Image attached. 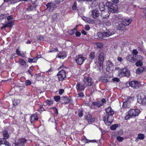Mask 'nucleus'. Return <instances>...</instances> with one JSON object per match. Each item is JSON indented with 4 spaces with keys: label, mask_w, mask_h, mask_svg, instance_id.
<instances>
[{
    "label": "nucleus",
    "mask_w": 146,
    "mask_h": 146,
    "mask_svg": "<svg viewBox=\"0 0 146 146\" xmlns=\"http://www.w3.org/2000/svg\"><path fill=\"white\" fill-rule=\"evenodd\" d=\"M120 16L119 15H116L115 16V19L117 21V22H119L120 21L121 19H120Z\"/></svg>",
    "instance_id": "8fccbe9b"
},
{
    "label": "nucleus",
    "mask_w": 146,
    "mask_h": 146,
    "mask_svg": "<svg viewBox=\"0 0 146 146\" xmlns=\"http://www.w3.org/2000/svg\"><path fill=\"white\" fill-rule=\"evenodd\" d=\"M24 18L28 20L32 18V16L29 15H26L24 16Z\"/></svg>",
    "instance_id": "0e129e2a"
},
{
    "label": "nucleus",
    "mask_w": 146,
    "mask_h": 146,
    "mask_svg": "<svg viewBox=\"0 0 146 146\" xmlns=\"http://www.w3.org/2000/svg\"><path fill=\"white\" fill-rule=\"evenodd\" d=\"M54 99L56 102H58L61 100L60 97L59 96H55L54 97Z\"/></svg>",
    "instance_id": "49530a36"
},
{
    "label": "nucleus",
    "mask_w": 146,
    "mask_h": 146,
    "mask_svg": "<svg viewBox=\"0 0 146 146\" xmlns=\"http://www.w3.org/2000/svg\"><path fill=\"white\" fill-rule=\"evenodd\" d=\"M57 13H55L53 15L52 18V19L53 21L57 19Z\"/></svg>",
    "instance_id": "864d4df0"
},
{
    "label": "nucleus",
    "mask_w": 146,
    "mask_h": 146,
    "mask_svg": "<svg viewBox=\"0 0 146 146\" xmlns=\"http://www.w3.org/2000/svg\"><path fill=\"white\" fill-rule=\"evenodd\" d=\"M99 13L98 10H93L92 11L91 15L93 18L96 19L99 16Z\"/></svg>",
    "instance_id": "393cba45"
},
{
    "label": "nucleus",
    "mask_w": 146,
    "mask_h": 146,
    "mask_svg": "<svg viewBox=\"0 0 146 146\" xmlns=\"http://www.w3.org/2000/svg\"><path fill=\"white\" fill-rule=\"evenodd\" d=\"M101 15L102 18L107 19L108 18L109 15L108 12H106L103 11L101 12Z\"/></svg>",
    "instance_id": "c85d7f7f"
},
{
    "label": "nucleus",
    "mask_w": 146,
    "mask_h": 146,
    "mask_svg": "<svg viewBox=\"0 0 146 146\" xmlns=\"http://www.w3.org/2000/svg\"><path fill=\"white\" fill-rule=\"evenodd\" d=\"M53 50H50L48 51L49 52H56L58 51V49L57 48L55 47L54 48H53Z\"/></svg>",
    "instance_id": "4d7b16f0"
},
{
    "label": "nucleus",
    "mask_w": 146,
    "mask_h": 146,
    "mask_svg": "<svg viewBox=\"0 0 146 146\" xmlns=\"http://www.w3.org/2000/svg\"><path fill=\"white\" fill-rule=\"evenodd\" d=\"M116 139L119 142L122 141L124 139V138L123 137L120 136H118L116 137Z\"/></svg>",
    "instance_id": "09e8293b"
},
{
    "label": "nucleus",
    "mask_w": 146,
    "mask_h": 146,
    "mask_svg": "<svg viewBox=\"0 0 146 146\" xmlns=\"http://www.w3.org/2000/svg\"><path fill=\"white\" fill-rule=\"evenodd\" d=\"M126 59L129 62L134 63L135 62L137 59L135 58L134 56L131 54L129 55L128 56L126 57Z\"/></svg>",
    "instance_id": "412c9836"
},
{
    "label": "nucleus",
    "mask_w": 146,
    "mask_h": 146,
    "mask_svg": "<svg viewBox=\"0 0 146 146\" xmlns=\"http://www.w3.org/2000/svg\"><path fill=\"white\" fill-rule=\"evenodd\" d=\"M97 35L98 37L100 38H103L106 37H108L110 36L107 32V30L106 31H104L103 32H100L97 33Z\"/></svg>",
    "instance_id": "a211bd4d"
},
{
    "label": "nucleus",
    "mask_w": 146,
    "mask_h": 146,
    "mask_svg": "<svg viewBox=\"0 0 146 146\" xmlns=\"http://www.w3.org/2000/svg\"><path fill=\"white\" fill-rule=\"evenodd\" d=\"M66 73L64 70H59L56 76L59 81L62 82L65 80L66 78Z\"/></svg>",
    "instance_id": "0eeeda50"
},
{
    "label": "nucleus",
    "mask_w": 146,
    "mask_h": 146,
    "mask_svg": "<svg viewBox=\"0 0 146 146\" xmlns=\"http://www.w3.org/2000/svg\"><path fill=\"white\" fill-rule=\"evenodd\" d=\"M38 40H44V38L43 36L41 35H38L36 36Z\"/></svg>",
    "instance_id": "de8ad7c7"
},
{
    "label": "nucleus",
    "mask_w": 146,
    "mask_h": 146,
    "mask_svg": "<svg viewBox=\"0 0 146 146\" xmlns=\"http://www.w3.org/2000/svg\"><path fill=\"white\" fill-rule=\"evenodd\" d=\"M46 105L48 106H50L53 104V101L51 100H47L45 102Z\"/></svg>",
    "instance_id": "72a5a7b5"
},
{
    "label": "nucleus",
    "mask_w": 146,
    "mask_h": 146,
    "mask_svg": "<svg viewBox=\"0 0 146 146\" xmlns=\"http://www.w3.org/2000/svg\"><path fill=\"white\" fill-rule=\"evenodd\" d=\"M108 34L110 35V36L113 35L115 33L114 30L113 29H106Z\"/></svg>",
    "instance_id": "ea45409f"
},
{
    "label": "nucleus",
    "mask_w": 146,
    "mask_h": 146,
    "mask_svg": "<svg viewBox=\"0 0 146 146\" xmlns=\"http://www.w3.org/2000/svg\"><path fill=\"white\" fill-rule=\"evenodd\" d=\"M112 80L113 82H119L120 81L119 79L117 78H113L112 79Z\"/></svg>",
    "instance_id": "052dcab7"
},
{
    "label": "nucleus",
    "mask_w": 146,
    "mask_h": 146,
    "mask_svg": "<svg viewBox=\"0 0 146 146\" xmlns=\"http://www.w3.org/2000/svg\"><path fill=\"white\" fill-rule=\"evenodd\" d=\"M20 103V101L19 100L14 99L13 102V105L14 107L16 106Z\"/></svg>",
    "instance_id": "37998d69"
},
{
    "label": "nucleus",
    "mask_w": 146,
    "mask_h": 146,
    "mask_svg": "<svg viewBox=\"0 0 146 146\" xmlns=\"http://www.w3.org/2000/svg\"><path fill=\"white\" fill-rule=\"evenodd\" d=\"M85 119L87 121L89 124H91L94 122L95 120L94 118L92 117V115L89 113L85 116Z\"/></svg>",
    "instance_id": "6ab92c4d"
},
{
    "label": "nucleus",
    "mask_w": 146,
    "mask_h": 146,
    "mask_svg": "<svg viewBox=\"0 0 146 146\" xmlns=\"http://www.w3.org/2000/svg\"><path fill=\"white\" fill-rule=\"evenodd\" d=\"M7 17V15L6 14H1L0 16V17L1 19H4Z\"/></svg>",
    "instance_id": "e2e57ef3"
},
{
    "label": "nucleus",
    "mask_w": 146,
    "mask_h": 146,
    "mask_svg": "<svg viewBox=\"0 0 146 146\" xmlns=\"http://www.w3.org/2000/svg\"><path fill=\"white\" fill-rule=\"evenodd\" d=\"M25 84L26 86H28L30 85L31 84V82L29 80H27L25 82Z\"/></svg>",
    "instance_id": "bf43d9fd"
},
{
    "label": "nucleus",
    "mask_w": 146,
    "mask_h": 146,
    "mask_svg": "<svg viewBox=\"0 0 146 146\" xmlns=\"http://www.w3.org/2000/svg\"><path fill=\"white\" fill-rule=\"evenodd\" d=\"M78 115L80 117H82L83 115V111L82 110H80L78 111Z\"/></svg>",
    "instance_id": "6e6d98bb"
},
{
    "label": "nucleus",
    "mask_w": 146,
    "mask_h": 146,
    "mask_svg": "<svg viewBox=\"0 0 146 146\" xmlns=\"http://www.w3.org/2000/svg\"><path fill=\"white\" fill-rule=\"evenodd\" d=\"M103 119L106 125L109 126L112 123L114 119V117L105 114L103 117Z\"/></svg>",
    "instance_id": "6e6552de"
},
{
    "label": "nucleus",
    "mask_w": 146,
    "mask_h": 146,
    "mask_svg": "<svg viewBox=\"0 0 146 146\" xmlns=\"http://www.w3.org/2000/svg\"><path fill=\"white\" fill-rule=\"evenodd\" d=\"M60 2V1H55V3H48L46 5L47 8L49 7V11H52L54 8H55L57 6V5Z\"/></svg>",
    "instance_id": "dca6fc26"
},
{
    "label": "nucleus",
    "mask_w": 146,
    "mask_h": 146,
    "mask_svg": "<svg viewBox=\"0 0 146 146\" xmlns=\"http://www.w3.org/2000/svg\"><path fill=\"white\" fill-rule=\"evenodd\" d=\"M72 101V99L70 96H63L61 97L60 102L61 104H63L70 103Z\"/></svg>",
    "instance_id": "9d476101"
},
{
    "label": "nucleus",
    "mask_w": 146,
    "mask_h": 146,
    "mask_svg": "<svg viewBox=\"0 0 146 146\" xmlns=\"http://www.w3.org/2000/svg\"><path fill=\"white\" fill-rule=\"evenodd\" d=\"M27 139L24 137L20 138L17 142L14 143L15 146H25L27 142Z\"/></svg>",
    "instance_id": "ddd939ff"
},
{
    "label": "nucleus",
    "mask_w": 146,
    "mask_h": 146,
    "mask_svg": "<svg viewBox=\"0 0 146 146\" xmlns=\"http://www.w3.org/2000/svg\"><path fill=\"white\" fill-rule=\"evenodd\" d=\"M86 59V58L83 57L82 55H79L76 56L75 61L77 64L81 65Z\"/></svg>",
    "instance_id": "4468645a"
},
{
    "label": "nucleus",
    "mask_w": 146,
    "mask_h": 146,
    "mask_svg": "<svg viewBox=\"0 0 146 146\" xmlns=\"http://www.w3.org/2000/svg\"><path fill=\"white\" fill-rule=\"evenodd\" d=\"M58 57L59 58L64 59L66 57V52H60L58 53Z\"/></svg>",
    "instance_id": "a878e982"
},
{
    "label": "nucleus",
    "mask_w": 146,
    "mask_h": 146,
    "mask_svg": "<svg viewBox=\"0 0 146 146\" xmlns=\"http://www.w3.org/2000/svg\"><path fill=\"white\" fill-rule=\"evenodd\" d=\"M35 6H32V5L31 6L27 8V10L28 11H33L34 9H35Z\"/></svg>",
    "instance_id": "a18cd8bd"
},
{
    "label": "nucleus",
    "mask_w": 146,
    "mask_h": 146,
    "mask_svg": "<svg viewBox=\"0 0 146 146\" xmlns=\"http://www.w3.org/2000/svg\"><path fill=\"white\" fill-rule=\"evenodd\" d=\"M140 113V111L138 109H131L128 111V113L125 117V119L126 120H128L133 117H135L138 116Z\"/></svg>",
    "instance_id": "f257e3e1"
},
{
    "label": "nucleus",
    "mask_w": 146,
    "mask_h": 146,
    "mask_svg": "<svg viewBox=\"0 0 146 146\" xmlns=\"http://www.w3.org/2000/svg\"><path fill=\"white\" fill-rule=\"evenodd\" d=\"M132 21V19L131 18L125 20L123 21V24L124 26H127L129 25Z\"/></svg>",
    "instance_id": "bb28decb"
},
{
    "label": "nucleus",
    "mask_w": 146,
    "mask_h": 146,
    "mask_svg": "<svg viewBox=\"0 0 146 146\" xmlns=\"http://www.w3.org/2000/svg\"><path fill=\"white\" fill-rule=\"evenodd\" d=\"M82 82L86 87L89 88L94 84V81L91 77L84 76L82 80Z\"/></svg>",
    "instance_id": "423d86ee"
},
{
    "label": "nucleus",
    "mask_w": 146,
    "mask_h": 146,
    "mask_svg": "<svg viewBox=\"0 0 146 146\" xmlns=\"http://www.w3.org/2000/svg\"><path fill=\"white\" fill-rule=\"evenodd\" d=\"M129 86L134 89L139 88L141 86L140 83L138 81L133 80L129 82Z\"/></svg>",
    "instance_id": "2eb2a0df"
},
{
    "label": "nucleus",
    "mask_w": 146,
    "mask_h": 146,
    "mask_svg": "<svg viewBox=\"0 0 146 146\" xmlns=\"http://www.w3.org/2000/svg\"><path fill=\"white\" fill-rule=\"evenodd\" d=\"M38 119V115L36 113L31 115L30 117V120L31 123H32L35 121H37Z\"/></svg>",
    "instance_id": "4be33fe9"
},
{
    "label": "nucleus",
    "mask_w": 146,
    "mask_h": 146,
    "mask_svg": "<svg viewBox=\"0 0 146 146\" xmlns=\"http://www.w3.org/2000/svg\"><path fill=\"white\" fill-rule=\"evenodd\" d=\"M68 68L65 66H64V65L63 64H62V65L61 66H60L59 68H58V70H61L62 69L64 70V68L67 69Z\"/></svg>",
    "instance_id": "680f3d73"
},
{
    "label": "nucleus",
    "mask_w": 146,
    "mask_h": 146,
    "mask_svg": "<svg viewBox=\"0 0 146 146\" xmlns=\"http://www.w3.org/2000/svg\"><path fill=\"white\" fill-rule=\"evenodd\" d=\"M113 65V63L111 61H108L107 62L106 66L107 68H109L110 70V68H111Z\"/></svg>",
    "instance_id": "e433bc0d"
},
{
    "label": "nucleus",
    "mask_w": 146,
    "mask_h": 146,
    "mask_svg": "<svg viewBox=\"0 0 146 146\" xmlns=\"http://www.w3.org/2000/svg\"><path fill=\"white\" fill-rule=\"evenodd\" d=\"M112 3L108 1L106 3V6L112 11H115L118 9V6L116 5L119 2V1H111Z\"/></svg>",
    "instance_id": "7ed1b4c3"
},
{
    "label": "nucleus",
    "mask_w": 146,
    "mask_h": 146,
    "mask_svg": "<svg viewBox=\"0 0 146 146\" xmlns=\"http://www.w3.org/2000/svg\"><path fill=\"white\" fill-rule=\"evenodd\" d=\"M119 75L122 77H129L130 75V71L126 68H121L119 71Z\"/></svg>",
    "instance_id": "9b49d317"
},
{
    "label": "nucleus",
    "mask_w": 146,
    "mask_h": 146,
    "mask_svg": "<svg viewBox=\"0 0 146 146\" xmlns=\"http://www.w3.org/2000/svg\"><path fill=\"white\" fill-rule=\"evenodd\" d=\"M38 59V57H35L33 59L28 58V61L30 63H31L33 62L35 63L36 62Z\"/></svg>",
    "instance_id": "7c9ffc66"
},
{
    "label": "nucleus",
    "mask_w": 146,
    "mask_h": 146,
    "mask_svg": "<svg viewBox=\"0 0 146 146\" xmlns=\"http://www.w3.org/2000/svg\"><path fill=\"white\" fill-rule=\"evenodd\" d=\"M19 62L21 66H24V65H26V62L25 60L21 58H19Z\"/></svg>",
    "instance_id": "f704fd0d"
},
{
    "label": "nucleus",
    "mask_w": 146,
    "mask_h": 146,
    "mask_svg": "<svg viewBox=\"0 0 146 146\" xmlns=\"http://www.w3.org/2000/svg\"><path fill=\"white\" fill-rule=\"evenodd\" d=\"M4 143L3 144H4L6 146H11L10 143L8 141H7L6 140H4Z\"/></svg>",
    "instance_id": "603ef678"
},
{
    "label": "nucleus",
    "mask_w": 146,
    "mask_h": 146,
    "mask_svg": "<svg viewBox=\"0 0 146 146\" xmlns=\"http://www.w3.org/2000/svg\"><path fill=\"white\" fill-rule=\"evenodd\" d=\"M40 109L38 110V111L39 112H41L44 110V109L43 108V106L42 105H40Z\"/></svg>",
    "instance_id": "69168bd1"
},
{
    "label": "nucleus",
    "mask_w": 146,
    "mask_h": 146,
    "mask_svg": "<svg viewBox=\"0 0 146 146\" xmlns=\"http://www.w3.org/2000/svg\"><path fill=\"white\" fill-rule=\"evenodd\" d=\"M32 2V6H35V9L36 8V7L38 5V3H37L36 2V1H31Z\"/></svg>",
    "instance_id": "3c124183"
},
{
    "label": "nucleus",
    "mask_w": 146,
    "mask_h": 146,
    "mask_svg": "<svg viewBox=\"0 0 146 146\" xmlns=\"http://www.w3.org/2000/svg\"><path fill=\"white\" fill-rule=\"evenodd\" d=\"M118 125L117 124H113L110 127V129L112 130H115L118 127Z\"/></svg>",
    "instance_id": "a19ab883"
},
{
    "label": "nucleus",
    "mask_w": 146,
    "mask_h": 146,
    "mask_svg": "<svg viewBox=\"0 0 146 146\" xmlns=\"http://www.w3.org/2000/svg\"><path fill=\"white\" fill-rule=\"evenodd\" d=\"M105 58L104 54L103 52H101L98 55V62L97 65L99 66V70H101L103 68V64L104 60Z\"/></svg>",
    "instance_id": "39448f33"
},
{
    "label": "nucleus",
    "mask_w": 146,
    "mask_h": 146,
    "mask_svg": "<svg viewBox=\"0 0 146 146\" xmlns=\"http://www.w3.org/2000/svg\"><path fill=\"white\" fill-rule=\"evenodd\" d=\"M137 101L142 105H146V95L143 93L139 94L137 96Z\"/></svg>",
    "instance_id": "1a4fd4ad"
},
{
    "label": "nucleus",
    "mask_w": 146,
    "mask_h": 146,
    "mask_svg": "<svg viewBox=\"0 0 146 146\" xmlns=\"http://www.w3.org/2000/svg\"><path fill=\"white\" fill-rule=\"evenodd\" d=\"M102 104L101 103V101H99L97 102H92V105L91 106H92V105L94 106H96L98 108H100V107L102 106Z\"/></svg>",
    "instance_id": "c756f323"
},
{
    "label": "nucleus",
    "mask_w": 146,
    "mask_h": 146,
    "mask_svg": "<svg viewBox=\"0 0 146 146\" xmlns=\"http://www.w3.org/2000/svg\"><path fill=\"white\" fill-rule=\"evenodd\" d=\"M145 137V135L144 134L139 133L138 134L137 138L140 140H143Z\"/></svg>",
    "instance_id": "4c0bfd02"
},
{
    "label": "nucleus",
    "mask_w": 146,
    "mask_h": 146,
    "mask_svg": "<svg viewBox=\"0 0 146 146\" xmlns=\"http://www.w3.org/2000/svg\"><path fill=\"white\" fill-rule=\"evenodd\" d=\"M95 44L99 49L101 48L103 46V44L100 42H96L95 43Z\"/></svg>",
    "instance_id": "79ce46f5"
},
{
    "label": "nucleus",
    "mask_w": 146,
    "mask_h": 146,
    "mask_svg": "<svg viewBox=\"0 0 146 146\" xmlns=\"http://www.w3.org/2000/svg\"><path fill=\"white\" fill-rule=\"evenodd\" d=\"M105 111L106 113L105 114L111 116H113L115 112L110 106H109L106 109Z\"/></svg>",
    "instance_id": "aec40b11"
},
{
    "label": "nucleus",
    "mask_w": 146,
    "mask_h": 146,
    "mask_svg": "<svg viewBox=\"0 0 146 146\" xmlns=\"http://www.w3.org/2000/svg\"><path fill=\"white\" fill-rule=\"evenodd\" d=\"M64 92V90L63 89H61L59 90L58 94L59 95H62Z\"/></svg>",
    "instance_id": "774afa93"
},
{
    "label": "nucleus",
    "mask_w": 146,
    "mask_h": 146,
    "mask_svg": "<svg viewBox=\"0 0 146 146\" xmlns=\"http://www.w3.org/2000/svg\"><path fill=\"white\" fill-rule=\"evenodd\" d=\"M77 30V26L72 29L69 30L68 31V33L70 35H72L74 34L75 32V31Z\"/></svg>",
    "instance_id": "2f4dec72"
},
{
    "label": "nucleus",
    "mask_w": 146,
    "mask_h": 146,
    "mask_svg": "<svg viewBox=\"0 0 146 146\" xmlns=\"http://www.w3.org/2000/svg\"><path fill=\"white\" fill-rule=\"evenodd\" d=\"M133 55H136L138 54V52L136 49H134L132 50Z\"/></svg>",
    "instance_id": "13d9d810"
},
{
    "label": "nucleus",
    "mask_w": 146,
    "mask_h": 146,
    "mask_svg": "<svg viewBox=\"0 0 146 146\" xmlns=\"http://www.w3.org/2000/svg\"><path fill=\"white\" fill-rule=\"evenodd\" d=\"M35 69L34 66H31L29 67V69L27 71V74H30L31 76L32 77L34 76V74L32 73V72Z\"/></svg>",
    "instance_id": "cd10ccee"
},
{
    "label": "nucleus",
    "mask_w": 146,
    "mask_h": 146,
    "mask_svg": "<svg viewBox=\"0 0 146 146\" xmlns=\"http://www.w3.org/2000/svg\"><path fill=\"white\" fill-rule=\"evenodd\" d=\"M95 57V52H90L89 55V58L91 60H93Z\"/></svg>",
    "instance_id": "473e14b6"
},
{
    "label": "nucleus",
    "mask_w": 146,
    "mask_h": 146,
    "mask_svg": "<svg viewBox=\"0 0 146 146\" xmlns=\"http://www.w3.org/2000/svg\"><path fill=\"white\" fill-rule=\"evenodd\" d=\"M125 27L123 23H120L117 26V28L118 30H123Z\"/></svg>",
    "instance_id": "c9c22d12"
},
{
    "label": "nucleus",
    "mask_w": 146,
    "mask_h": 146,
    "mask_svg": "<svg viewBox=\"0 0 146 146\" xmlns=\"http://www.w3.org/2000/svg\"><path fill=\"white\" fill-rule=\"evenodd\" d=\"M133 97L131 96H128L123 99V104L122 108H129L130 106V103L131 100L133 99Z\"/></svg>",
    "instance_id": "20e7f679"
},
{
    "label": "nucleus",
    "mask_w": 146,
    "mask_h": 146,
    "mask_svg": "<svg viewBox=\"0 0 146 146\" xmlns=\"http://www.w3.org/2000/svg\"><path fill=\"white\" fill-rule=\"evenodd\" d=\"M137 61L135 63V65L137 67L141 66L143 65V58L140 55L137 56Z\"/></svg>",
    "instance_id": "f3484780"
},
{
    "label": "nucleus",
    "mask_w": 146,
    "mask_h": 146,
    "mask_svg": "<svg viewBox=\"0 0 146 146\" xmlns=\"http://www.w3.org/2000/svg\"><path fill=\"white\" fill-rule=\"evenodd\" d=\"M76 89L78 91L82 92L86 88L84 84L80 82H78L76 85Z\"/></svg>",
    "instance_id": "f8f14e48"
},
{
    "label": "nucleus",
    "mask_w": 146,
    "mask_h": 146,
    "mask_svg": "<svg viewBox=\"0 0 146 146\" xmlns=\"http://www.w3.org/2000/svg\"><path fill=\"white\" fill-rule=\"evenodd\" d=\"M13 18V16L12 15H11L7 17V19L8 21L5 22V23L3 24L2 27H1V30L3 29L6 27L11 28L14 25L15 23L13 21H9V20H12Z\"/></svg>",
    "instance_id": "f03ea898"
},
{
    "label": "nucleus",
    "mask_w": 146,
    "mask_h": 146,
    "mask_svg": "<svg viewBox=\"0 0 146 146\" xmlns=\"http://www.w3.org/2000/svg\"><path fill=\"white\" fill-rule=\"evenodd\" d=\"M77 96L78 97L82 98L84 97V95L83 92H80V93L77 94Z\"/></svg>",
    "instance_id": "5fc2aeb1"
},
{
    "label": "nucleus",
    "mask_w": 146,
    "mask_h": 146,
    "mask_svg": "<svg viewBox=\"0 0 146 146\" xmlns=\"http://www.w3.org/2000/svg\"><path fill=\"white\" fill-rule=\"evenodd\" d=\"M145 71H146V66H141L137 69L136 72L137 74H140Z\"/></svg>",
    "instance_id": "b1692460"
},
{
    "label": "nucleus",
    "mask_w": 146,
    "mask_h": 146,
    "mask_svg": "<svg viewBox=\"0 0 146 146\" xmlns=\"http://www.w3.org/2000/svg\"><path fill=\"white\" fill-rule=\"evenodd\" d=\"M98 6L100 11H101V12H102V11H104V9L105 6L103 3H100Z\"/></svg>",
    "instance_id": "58836bf2"
},
{
    "label": "nucleus",
    "mask_w": 146,
    "mask_h": 146,
    "mask_svg": "<svg viewBox=\"0 0 146 146\" xmlns=\"http://www.w3.org/2000/svg\"><path fill=\"white\" fill-rule=\"evenodd\" d=\"M2 133L3 135V141L6 140L9 138V135L7 130L6 129L3 130Z\"/></svg>",
    "instance_id": "5701e85b"
},
{
    "label": "nucleus",
    "mask_w": 146,
    "mask_h": 146,
    "mask_svg": "<svg viewBox=\"0 0 146 146\" xmlns=\"http://www.w3.org/2000/svg\"><path fill=\"white\" fill-rule=\"evenodd\" d=\"M98 5V3L96 1H94L91 4V6L92 7H96Z\"/></svg>",
    "instance_id": "c03bdc74"
},
{
    "label": "nucleus",
    "mask_w": 146,
    "mask_h": 146,
    "mask_svg": "<svg viewBox=\"0 0 146 146\" xmlns=\"http://www.w3.org/2000/svg\"><path fill=\"white\" fill-rule=\"evenodd\" d=\"M52 109L56 114H58V113L57 109L55 107H52Z\"/></svg>",
    "instance_id": "338daca9"
}]
</instances>
